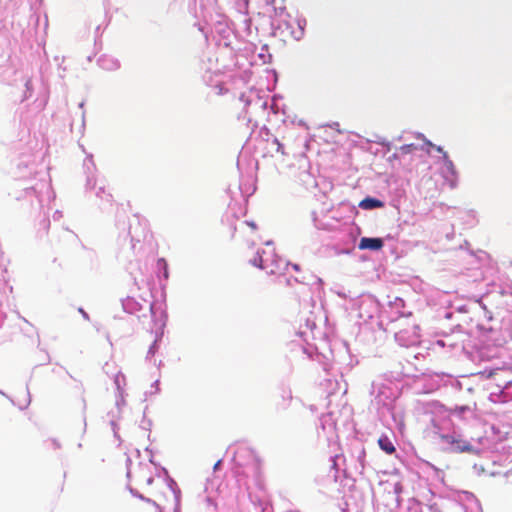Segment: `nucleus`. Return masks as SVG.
<instances>
[{
  "label": "nucleus",
  "instance_id": "nucleus-1",
  "mask_svg": "<svg viewBox=\"0 0 512 512\" xmlns=\"http://www.w3.org/2000/svg\"><path fill=\"white\" fill-rule=\"evenodd\" d=\"M384 246V242L381 238H367L363 237L360 240L359 248L360 249H369V250H380Z\"/></svg>",
  "mask_w": 512,
  "mask_h": 512
},
{
  "label": "nucleus",
  "instance_id": "nucleus-2",
  "mask_svg": "<svg viewBox=\"0 0 512 512\" xmlns=\"http://www.w3.org/2000/svg\"><path fill=\"white\" fill-rule=\"evenodd\" d=\"M292 400H293V395H292L291 389L283 388L278 395L276 407L279 409L285 410L290 406Z\"/></svg>",
  "mask_w": 512,
  "mask_h": 512
},
{
  "label": "nucleus",
  "instance_id": "nucleus-3",
  "mask_svg": "<svg viewBox=\"0 0 512 512\" xmlns=\"http://www.w3.org/2000/svg\"><path fill=\"white\" fill-rule=\"evenodd\" d=\"M379 447L387 454H393L395 452V446L388 436H381L378 439Z\"/></svg>",
  "mask_w": 512,
  "mask_h": 512
},
{
  "label": "nucleus",
  "instance_id": "nucleus-4",
  "mask_svg": "<svg viewBox=\"0 0 512 512\" xmlns=\"http://www.w3.org/2000/svg\"><path fill=\"white\" fill-rule=\"evenodd\" d=\"M359 206L362 209H374V208L382 207L383 203L378 199L368 197V198L363 199L359 203Z\"/></svg>",
  "mask_w": 512,
  "mask_h": 512
},
{
  "label": "nucleus",
  "instance_id": "nucleus-5",
  "mask_svg": "<svg viewBox=\"0 0 512 512\" xmlns=\"http://www.w3.org/2000/svg\"><path fill=\"white\" fill-rule=\"evenodd\" d=\"M249 262L251 265L263 270H267L269 268V266L266 263V260L262 258V255H260L259 251H257L256 255L252 259H250Z\"/></svg>",
  "mask_w": 512,
  "mask_h": 512
},
{
  "label": "nucleus",
  "instance_id": "nucleus-6",
  "mask_svg": "<svg viewBox=\"0 0 512 512\" xmlns=\"http://www.w3.org/2000/svg\"><path fill=\"white\" fill-rule=\"evenodd\" d=\"M243 454H246L248 457H251V453L249 451H239L235 454L234 456V462H235V465L237 467V469H240L243 467V463L238 459L239 457H241ZM237 473L240 474L241 472L239 470H237Z\"/></svg>",
  "mask_w": 512,
  "mask_h": 512
},
{
  "label": "nucleus",
  "instance_id": "nucleus-7",
  "mask_svg": "<svg viewBox=\"0 0 512 512\" xmlns=\"http://www.w3.org/2000/svg\"><path fill=\"white\" fill-rule=\"evenodd\" d=\"M415 149H416V146L414 144H407V145H403L400 147V151L405 154L410 153Z\"/></svg>",
  "mask_w": 512,
  "mask_h": 512
},
{
  "label": "nucleus",
  "instance_id": "nucleus-8",
  "mask_svg": "<svg viewBox=\"0 0 512 512\" xmlns=\"http://www.w3.org/2000/svg\"><path fill=\"white\" fill-rule=\"evenodd\" d=\"M273 142L277 145V152L280 153L281 155H285L283 144L280 143V141L277 138H275Z\"/></svg>",
  "mask_w": 512,
  "mask_h": 512
},
{
  "label": "nucleus",
  "instance_id": "nucleus-9",
  "mask_svg": "<svg viewBox=\"0 0 512 512\" xmlns=\"http://www.w3.org/2000/svg\"><path fill=\"white\" fill-rule=\"evenodd\" d=\"M444 161H445V164L446 166L449 168V169H452L454 166H453V162L450 160L449 156L447 153H444Z\"/></svg>",
  "mask_w": 512,
  "mask_h": 512
},
{
  "label": "nucleus",
  "instance_id": "nucleus-10",
  "mask_svg": "<svg viewBox=\"0 0 512 512\" xmlns=\"http://www.w3.org/2000/svg\"><path fill=\"white\" fill-rule=\"evenodd\" d=\"M442 439H444L448 443H453L454 442V439L451 436H442Z\"/></svg>",
  "mask_w": 512,
  "mask_h": 512
},
{
  "label": "nucleus",
  "instance_id": "nucleus-11",
  "mask_svg": "<svg viewBox=\"0 0 512 512\" xmlns=\"http://www.w3.org/2000/svg\"><path fill=\"white\" fill-rule=\"evenodd\" d=\"M433 149H435L439 153H442L443 155H444V153H446L441 146L435 145V147H433Z\"/></svg>",
  "mask_w": 512,
  "mask_h": 512
},
{
  "label": "nucleus",
  "instance_id": "nucleus-12",
  "mask_svg": "<svg viewBox=\"0 0 512 512\" xmlns=\"http://www.w3.org/2000/svg\"><path fill=\"white\" fill-rule=\"evenodd\" d=\"M424 141H425V144H426L428 147H431V148L435 147V145H434L431 141H429V140H427V139H424Z\"/></svg>",
  "mask_w": 512,
  "mask_h": 512
},
{
  "label": "nucleus",
  "instance_id": "nucleus-13",
  "mask_svg": "<svg viewBox=\"0 0 512 512\" xmlns=\"http://www.w3.org/2000/svg\"><path fill=\"white\" fill-rule=\"evenodd\" d=\"M248 226H250L253 230L256 229V225L253 222H246Z\"/></svg>",
  "mask_w": 512,
  "mask_h": 512
},
{
  "label": "nucleus",
  "instance_id": "nucleus-14",
  "mask_svg": "<svg viewBox=\"0 0 512 512\" xmlns=\"http://www.w3.org/2000/svg\"><path fill=\"white\" fill-rule=\"evenodd\" d=\"M220 464H221V461L219 460V461L214 465V469H215V470H216V469H218V467L220 466Z\"/></svg>",
  "mask_w": 512,
  "mask_h": 512
},
{
  "label": "nucleus",
  "instance_id": "nucleus-15",
  "mask_svg": "<svg viewBox=\"0 0 512 512\" xmlns=\"http://www.w3.org/2000/svg\"><path fill=\"white\" fill-rule=\"evenodd\" d=\"M293 268H294L296 271H298V270H299V266H298L297 264H294V265H293Z\"/></svg>",
  "mask_w": 512,
  "mask_h": 512
},
{
  "label": "nucleus",
  "instance_id": "nucleus-16",
  "mask_svg": "<svg viewBox=\"0 0 512 512\" xmlns=\"http://www.w3.org/2000/svg\"><path fill=\"white\" fill-rule=\"evenodd\" d=\"M159 262H163V264L166 265L164 259H161Z\"/></svg>",
  "mask_w": 512,
  "mask_h": 512
}]
</instances>
